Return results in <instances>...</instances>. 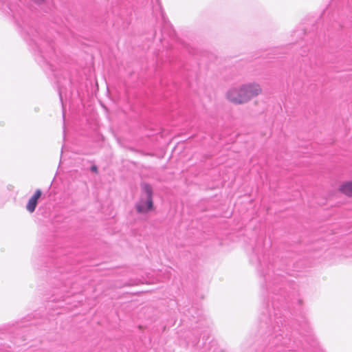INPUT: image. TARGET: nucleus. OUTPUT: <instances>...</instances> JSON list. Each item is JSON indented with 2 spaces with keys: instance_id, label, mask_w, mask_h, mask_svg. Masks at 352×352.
<instances>
[{
  "instance_id": "nucleus-1",
  "label": "nucleus",
  "mask_w": 352,
  "mask_h": 352,
  "mask_svg": "<svg viewBox=\"0 0 352 352\" xmlns=\"http://www.w3.org/2000/svg\"><path fill=\"white\" fill-rule=\"evenodd\" d=\"M261 86L256 82L243 84L230 87L226 92V98L236 104H245L261 94Z\"/></svg>"
},
{
  "instance_id": "nucleus-2",
  "label": "nucleus",
  "mask_w": 352,
  "mask_h": 352,
  "mask_svg": "<svg viewBox=\"0 0 352 352\" xmlns=\"http://www.w3.org/2000/svg\"><path fill=\"white\" fill-rule=\"evenodd\" d=\"M142 195L135 205L136 210L140 213H146L153 208V191L151 186L144 183L142 184Z\"/></svg>"
},
{
  "instance_id": "nucleus-3",
  "label": "nucleus",
  "mask_w": 352,
  "mask_h": 352,
  "mask_svg": "<svg viewBox=\"0 0 352 352\" xmlns=\"http://www.w3.org/2000/svg\"><path fill=\"white\" fill-rule=\"evenodd\" d=\"M41 195V190L38 189L35 191L33 196L29 199L26 208L30 212H33L35 210L38 199Z\"/></svg>"
},
{
  "instance_id": "nucleus-4",
  "label": "nucleus",
  "mask_w": 352,
  "mask_h": 352,
  "mask_svg": "<svg viewBox=\"0 0 352 352\" xmlns=\"http://www.w3.org/2000/svg\"><path fill=\"white\" fill-rule=\"evenodd\" d=\"M339 190L344 195L352 197V181L343 183Z\"/></svg>"
},
{
  "instance_id": "nucleus-5",
  "label": "nucleus",
  "mask_w": 352,
  "mask_h": 352,
  "mask_svg": "<svg viewBox=\"0 0 352 352\" xmlns=\"http://www.w3.org/2000/svg\"><path fill=\"white\" fill-rule=\"evenodd\" d=\"M32 1L36 3H41V2L43 1V0H32Z\"/></svg>"
},
{
  "instance_id": "nucleus-6",
  "label": "nucleus",
  "mask_w": 352,
  "mask_h": 352,
  "mask_svg": "<svg viewBox=\"0 0 352 352\" xmlns=\"http://www.w3.org/2000/svg\"><path fill=\"white\" fill-rule=\"evenodd\" d=\"M91 170H92L93 171H96L97 168H96V166H92V167H91Z\"/></svg>"
}]
</instances>
